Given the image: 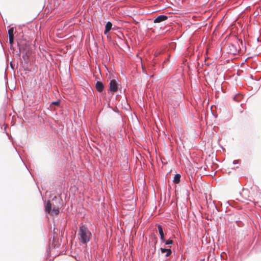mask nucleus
<instances>
[{"mask_svg": "<svg viewBox=\"0 0 261 261\" xmlns=\"http://www.w3.org/2000/svg\"><path fill=\"white\" fill-rule=\"evenodd\" d=\"M77 235L80 242L84 244L89 242L92 237L91 232L84 225L80 226Z\"/></svg>", "mask_w": 261, "mask_h": 261, "instance_id": "f257e3e1", "label": "nucleus"}, {"mask_svg": "<svg viewBox=\"0 0 261 261\" xmlns=\"http://www.w3.org/2000/svg\"><path fill=\"white\" fill-rule=\"evenodd\" d=\"M45 211L51 216L57 215L59 213V207L53 206L50 201H48L45 205Z\"/></svg>", "mask_w": 261, "mask_h": 261, "instance_id": "f03ea898", "label": "nucleus"}, {"mask_svg": "<svg viewBox=\"0 0 261 261\" xmlns=\"http://www.w3.org/2000/svg\"><path fill=\"white\" fill-rule=\"evenodd\" d=\"M110 90L111 92L114 93L118 90V84L115 80H112L110 83Z\"/></svg>", "mask_w": 261, "mask_h": 261, "instance_id": "7ed1b4c3", "label": "nucleus"}, {"mask_svg": "<svg viewBox=\"0 0 261 261\" xmlns=\"http://www.w3.org/2000/svg\"><path fill=\"white\" fill-rule=\"evenodd\" d=\"M167 19L168 17L166 15H160L154 19L153 22L155 23H160L161 22L166 20Z\"/></svg>", "mask_w": 261, "mask_h": 261, "instance_id": "20e7f679", "label": "nucleus"}, {"mask_svg": "<svg viewBox=\"0 0 261 261\" xmlns=\"http://www.w3.org/2000/svg\"><path fill=\"white\" fill-rule=\"evenodd\" d=\"M96 88L98 91L101 92L103 90L104 86L101 82L98 81L96 84Z\"/></svg>", "mask_w": 261, "mask_h": 261, "instance_id": "39448f33", "label": "nucleus"}, {"mask_svg": "<svg viewBox=\"0 0 261 261\" xmlns=\"http://www.w3.org/2000/svg\"><path fill=\"white\" fill-rule=\"evenodd\" d=\"M158 229L159 233H160V234L161 236V240L163 242H165V238H164V232H163V230L162 226L160 225H158Z\"/></svg>", "mask_w": 261, "mask_h": 261, "instance_id": "423d86ee", "label": "nucleus"}, {"mask_svg": "<svg viewBox=\"0 0 261 261\" xmlns=\"http://www.w3.org/2000/svg\"><path fill=\"white\" fill-rule=\"evenodd\" d=\"M112 27V24L111 22L109 21L107 23L104 32L105 34H107L111 30Z\"/></svg>", "mask_w": 261, "mask_h": 261, "instance_id": "0eeeda50", "label": "nucleus"}, {"mask_svg": "<svg viewBox=\"0 0 261 261\" xmlns=\"http://www.w3.org/2000/svg\"><path fill=\"white\" fill-rule=\"evenodd\" d=\"M161 250L162 253H166L165 256L168 257L171 254L172 251L170 249L161 248Z\"/></svg>", "mask_w": 261, "mask_h": 261, "instance_id": "6e6552de", "label": "nucleus"}, {"mask_svg": "<svg viewBox=\"0 0 261 261\" xmlns=\"http://www.w3.org/2000/svg\"><path fill=\"white\" fill-rule=\"evenodd\" d=\"M243 97V96L242 94H241L240 93H238L234 96L233 100L239 102L242 99Z\"/></svg>", "mask_w": 261, "mask_h": 261, "instance_id": "1a4fd4ad", "label": "nucleus"}, {"mask_svg": "<svg viewBox=\"0 0 261 261\" xmlns=\"http://www.w3.org/2000/svg\"><path fill=\"white\" fill-rule=\"evenodd\" d=\"M180 175L179 174H177L175 175L173 181L175 184H178L180 181Z\"/></svg>", "mask_w": 261, "mask_h": 261, "instance_id": "9d476101", "label": "nucleus"}, {"mask_svg": "<svg viewBox=\"0 0 261 261\" xmlns=\"http://www.w3.org/2000/svg\"><path fill=\"white\" fill-rule=\"evenodd\" d=\"M9 37L14 36V28H11L8 30Z\"/></svg>", "mask_w": 261, "mask_h": 261, "instance_id": "9b49d317", "label": "nucleus"}, {"mask_svg": "<svg viewBox=\"0 0 261 261\" xmlns=\"http://www.w3.org/2000/svg\"><path fill=\"white\" fill-rule=\"evenodd\" d=\"M166 245H170L173 244V241L172 240H168L167 241L165 240L164 242Z\"/></svg>", "mask_w": 261, "mask_h": 261, "instance_id": "f8f14e48", "label": "nucleus"}, {"mask_svg": "<svg viewBox=\"0 0 261 261\" xmlns=\"http://www.w3.org/2000/svg\"><path fill=\"white\" fill-rule=\"evenodd\" d=\"M14 41V36L9 37V43L10 44H13Z\"/></svg>", "mask_w": 261, "mask_h": 261, "instance_id": "ddd939ff", "label": "nucleus"}, {"mask_svg": "<svg viewBox=\"0 0 261 261\" xmlns=\"http://www.w3.org/2000/svg\"><path fill=\"white\" fill-rule=\"evenodd\" d=\"M59 103H60L59 101H55V102H53V104H54L55 105H56V106H58V105H59Z\"/></svg>", "mask_w": 261, "mask_h": 261, "instance_id": "4468645a", "label": "nucleus"}, {"mask_svg": "<svg viewBox=\"0 0 261 261\" xmlns=\"http://www.w3.org/2000/svg\"><path fill=\"white\" fill-rule=\"evenodd\" d=\"M159 55V53L155 52L154 54L155 56H158Z\"/></svg>", "mask_w": 261, "mask_h": 261, "instance_id": "2eb2a0df", "label": "nucleus"}]
</instances>
